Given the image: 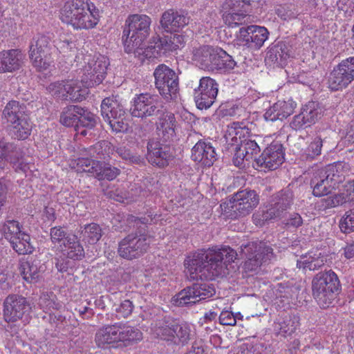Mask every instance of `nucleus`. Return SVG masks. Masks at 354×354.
Wrapping results in <instances>:
<instances>
[{"mask_svg": "<svg viewBox=\"0 0 354 354\" xmlns=\"http://www.w3.org/2000/svg\"><path fill=\"white\" fill-rule=\"evenodd\" d=\"M151 19L147 15H130L125 21L122 40L127 53L142 49L151 32Z\"/></svg>", "mask_w": 354, "mask_h": 354, "instance_id": "20e7f679", "label": "nucleus"}, {"mask_svg": "<svg viewBox=\"0 0 354 354\" xmlns=\"http://www.w3.org/2000/svg\"><path fill=\"white\" fill-rule=\"evenodd\" d=\"M223 19L227 26L233 28L245 24L249 17L245 12L225 10L223 14Z\"/></svg>", "mask_w": 354, "mask_h": 354, "instance_id": "09e8293b", "label": "nucleus"}, {"mask_svg": "<svg viewBox=\"0 0 354 354\" xmlns=\"http://www.w3.org/2000/svg\"><path fill=\"white\" fill-rule=\"evenodd\" d=\"M3 315L6 322H15L21 319L30 309L27 298L18 294H10L3 301Z\"/></svg>", "mask_w": 354, "mask_h": 354, "instance_id": "f3484780", "label": "nucleus"}, {"mask_svg": "<svg viewBox=\"0 0 354 354\" xmlns=\"http://www.w3.org/2000/svg\"><path fill=\"white\" fill-rule=\"evenodd\" d=\"M39 305L47 310H58L62 305L55 301L53 299L50 298L48 295H43L39 299Z\"/></svg>", "mask_w": 354, "mask_h": 354, "instance_id": "338daca9", "label": "nucleus"}, {"mask_svg": "<svg viewBox=\"0 0 354 354\" xmlns=\"http://www.w3.org/2000/svg\"><path fill=\"white\" fill-rule=\"evenodd\" d=\"M10 134L12 138L17 140H25L30 134L32 124L29 118L21 119L19 122L12 124Z\"/></svg>", "mask_w": 354, "mask_h": 354, "instance_id": "ea45409f", "label": "nucleus"}, {"mask_svg": "<svg viewBox=\"0 0 354 354\" xmlns=\"http://www.w3.org/2000/svg\"><path fill=\"white\" fill-rule=\"evenodd\" d=\"M327 137L324 134H319L312 138L308 147L301 154V159L304 161L312 162L322 154L324 145L327 142Z\"/></svg>", "mask_w": 354, "mask_h": 354, "instance_id": "473e14b6", "label": "nucleus"}, {"mask_svg": "<svg viewBox=\"0 0 354 354\" xmlns=\"http://www.w3.org/2000/svg\"><path fill=\"white\" fill-rule=\"evenodd\" d=\"M238 256L229 246L198 250L185 261V273L190 280H213L224 275L226 263L234 262Z\"/></svg>", "mask_w": 354, "mask_h": 354, "instance_id": "f257e3e1", "label": "nucleus"}, {"mask_svg": "<svg viewBox=\"0 0 354 354\" xmlns=\"http://www.w3.org/2000/svg\"><path fill=\"white\" fill-rule=\"evenodd\" d=\"M354 80V57L343 59L330 72L327 80L332 91L342 90Z\"/></svg>", "mask_w": 354, "mask_h": 354, "instance_id": "ddd939ff", "label": "nucleus"}, {"mask_svg": "<svg viewBox=\"0 0 354 354\" xmlns=\"http://www.w3.org/2000/svg\"><path fill=\"white\" fill-rule=\"evenodd\" d=\"M133 308V302L129 299H125L115 308L117 316L119 318H127L131 315Z\"/></svg>", "mask_w": 354, "mask_h": 354, "instance_id": "69168bd1", "label": "nucleus"}, {"mask_svg": "<svg viewBox=\"0 0 354 354\" xmlns=\"http://www.w3.org/2000/svg\"><path fill=\"white\" fill-rule=\"evenodd\" d=\"M286 212L284 208L276 205L273 202L267 207V209L262 213V219L263 221L280 219Z\"/></svg>", "mask_w": 354, "mask_h": 354, "instance_id": "4d7b16f0", "label": "nucleus"}, {"mask_svg": "<svg viewBox=\"0 0 354 354\" xmlns=\"http://www.w3.org/2000/svg\"><path fill=\"white\" fill-rule=\"evenodd\" d=\"M284 156L281 145H271L267 147L261 155L255 159L257 166L274 170L283 162Z\"/></svg>", "mask_w": 354, "mask_h": 354, "instance_id": "393cba45", "label": "nucleus"}, {"mask_svg": "<svg viewBox=\"0 0 354 354\" xmlns=\"http://www.w3.org/2000/svg\"><path fill=\"white\" fill-rule=\"evenodd\" d=\"M254 0H226L223 8L231 12L247 13Z\"/></svg>", "mask_w": 354, "mask_h": 354, "instance_id": "603ef678", "label": "nucleus"}, {"mask_svg": "<svg viewBox=\"0 0 354 354\" xmlns=\"http://www.w3.org/2000/svg\"><path fill=\"white\" fill-rule=\"evenodd\" d=\"M84 81L88 87L99 85L104 80L109 65L108 59L101 55L88 56Z\"/></svg>", "mask_w": 354, "mask_h": 354, "instance_id": "a211bd4d", "label": "nucleus"}, {"mask_svg": "<svg viewBox=\"0 0 354 354\" xmlns=\"http://www.w3.org/2000/svg\"><path fill=\"white\" fill-rule=\"evenodd\" d=\"M50 239L53 243H60L62 241L65 242L68 239V237H71L72 235L68 234L65 229L61 226L53 227L50 231Z\"/></svg>", "mask_w": 354, "mask_h": 354, "instance_id": "0e129e2a", "label": "nucleus"}, {"mask_svg": "<svg viewBox=\"0 0 354 354\" xmlns=\"http://www.w3.org/2000/svg\"><path fill=\"white\" fill-rule=\"evenodd\" d=\"M142 338V333L138 328L115 323L100 328L95 333V342L97 347L110 349L129 346Z\"/></svg>", "mask_w": 354, "mask_h": 354, "instance_id": "f03ea898", "label": "nucleus"}, {"mask_svg": "<svg viewBox=\"0 0 354 354\" xmlns=\"http://www.w3.org/2000/svg\"><path fill=\"white\" fill-rule=\"evenodd\" d=\"M194 336L192 326L185 322H182L174 324V339L171 344L185 346Z\"/></svg>", "mask_w": 354, "mask_h": 354, "instance_id": "f704fd0d", "label": "nucleus"}, {"mask_svg": "<svg viewBox=\"0 0 354 354\" xmlns=\"http://www.w3.org/2000/svg\"><path fill=\"white\" fill-rule=\"evenodd\" d=\"M231 145L232 150L234 151V154L232 158L233 164L238 167H245V161L250 162V159H248V157L245 156V151L239 145V142L236 143L235 142H232L230 144Z\"/></svg>", "mask_w": 354, "mask_h": 354, "instance_id": "bf43d9fd", "label": "nucleus"}, {"mask_svg": "<svg viewBox=\"0 0 354 354\" xmlns=\"http://www.w3.org/2000/svg\"><path fill=\"white\" fill-rule=\"evenodd\" d=\"M101 115L113 131L127 133L129 125L126 120L127 110L118 95L105 97L101 103Z\"/></svg>", "mask_w": 354, "mask_h": 354, "instance_id": "0eeeda50", "label": "nucleus"}, {"mask_svg": "<svg viewBox=\"0 0 354 354\" xmlns=\"http://www.w3.org/2000/svg\"><path fill=\"white\" fill-rule=\"evenodd\" d=\"M115 151L121 158L129 163L138 165H142L145 163V159L142 156L131 152L126 147H119L116 149Z\"/></svg>", "mask_w": 354, "mask_h": 354, "instance_id": "5fc2aeb1", "label": "nucleus"}, {"mask_svg": "<svg viewBox=\"0 0 354 354\" xmlns=\"http://www.w3.org/2000/svg\"><path fill=\"white\" fill-rule=\"evenodd\" d=\"M88 0H71L66 2L60 10V19L64 23L74 26V21L77 20L80 13L87 8Z\"/></svg>", "mask_w": 354, "mask_h": 354, "instance_id": "c85d7f7f", "label": "nucleus"}, {"mask_svg": "<svg viewBox=\"0 0 354 354\" xmlns=\"http://www.w3.org/2000/svg\"><path fill=\"white\" fill-rule=\"evenodd\" d=\"M47 89L53 97L57 99L66 100V81L51 83L47 87Z\"/></svg>", "mask_w": 354, "mask_h": 354, "instance_id": "e2e57ef3", "label": "nucleus"}, {"mask_svg": "<svg viewBox=\"0 0 354 354\" xmlns=\"http://www.w3.org/2000/svg\"><path fill=\"white\" fill-rule=\"evenodd\" d=\"M215 293V289L212 284L195 283L176 294L173 301L178 306H192L200 301L212 297Z\"/></svg>", "mask_w": 354, "mask_h": 354, "instance_id": "4468645a", "label": "nucleus"}, {"mask_svg": "<svg viewBox=\"0 0 354 354\" xmlns=\"http://www.w3.org/2000/svg\"><path fill=\"white\" fill-rule=\"evenodd\" d=\"M130 112L132 116L142 119L153 116L162 118L165 114L159 97L148 93L134 97Z\"/></svg>", "mask_w": 354, "mask_h": 354, "instance_id": "f8f14e48", "label": "nucleus"}, {"mask_svg": "<svg viewBox=\"0 0 354 354\" xmlns=\"http://www.w3.org/2000/svg\"><path fill=\"white\" fill-rule=\"evenodd\" d=\"M11 248L19 254H29L34 251V246L30 243V236L24 233L17 236L10 243Z\"/></svg>", "mask_w": 354, "mask_h": 354, "instance_id": "79ce46f5", "label": "nucleus"}, {"mask_svg": "<svg viewBox=\"0 0 354 354\" xmlns=\"http://www.w3.org/2000/svg\"><path fill=\"white\" fill-rule=\"evenodd\" d=\"M325 264V259L322 257H304L301 259L297 260V267L303 268L304 270L308 269L309 270H317Z\"/></svg>", "mask_w": 354, "mask_h": 354, "instance_id": "3c124183", "label": "nucleus"}, {"mask_svg": "<svg viewBox=\"0 0 354 354\" xmlns=\"http://www.w3.org/2000/svg\"><path fill=\"white\" fill-rule=\"evenodd\" d=\"M340 290L337 275L331 270L317 273L312 280L313 297L322 308L331 306Z\"/></svg>", "mask_w": 354, "mask_h": 354, "instance_id": "39448f33", "label": "nucleus"}, {"mask_svg": "<svg viewBox=\"0 0 354 354\" xmlns=\"http://www.w3.org/2000/svg\"><path fill=\"white\" fill-rule=\"evenodd\" d=\"M147 147V159L149 162L158 167H165L169 165L173 156L168 145L163 144L156 139H151Z\"/></svg>", "mask_w": 354, "mask_h": 354, "instance_id": "412c9836", "label": "nucleus"}, {"mask_svg": "<svg viewBox=\"0 0 354 354\" xmlns=\"http://www.w3.org/2000/svg\"><path fill=\"white\" fill-rule=\"evenodd\" d=\"M162 120L160 123V127H158L159 131H162V137L165 142L172 140L175 136L174 126L176 120L174 115L171 113L164 115L163 117L160 118Z\"/></svg>", "mask_w": 354, "mask_h": 354, "instance_id": "a18cd8bd", "label": "nucleus"}, {"mask_svg": "<svg viewBox=\"0 0 354 354\" xmlns=\"http://www.w3.org/2000/svg\"><path fill=\"white\" fill-rule=\"evenodd\" d=\"M66 100L81 102L86 98L87 91L83 88L82 84L77 81L67 80Z\"/></svg>", "mask_w": 354, "mask_h": 354, "instance_id": "4c0bfd02", "label": "nucleus"}, {"mask_svg": "<svg viewBox=\"0 0 354 354\" xmlns=\"http://www.w3.org/2000/svg\"><path fill=\"white\" fill-rule=\"evenodd\" d=\"M293 201V194L290 189H283L276 193L272 202L285 209L286 211L290 207Z\"/></svg>", "mask_w": 354, "mask_h": 354, "instance_id": "864d4df0", "label": "nucleus"}, {"mask_svg": "<svg viewBox=\"0 0 354 354\" xmlns=\"http://www.w3.org/2000/svg\"><path fill=\"white\" fill-rule=\"evenodd\" d=\"M218 319L220 324L222 325L235 326L236 324V317L232 311L223 310Z\"/></svg>", "mask_w": 354, "mask_h": 354, "instance_id": "774afa93", "label": "nucleus"}, {"mask_svg": "<svg viewBox=\"0 0 354 354\" xmlns=\"http://www.w3.org/2000/svg\"><path fill=\"white\" fill-rule=\"evenodd\" d=\"M240 255L245 257V268L249 271L256 270L263 263L274 257L272 248L265 243L250 242L240 247Z\"/></svg>", "mask_w": 354, "mask_h": 354, "instance_id": "9b49d317", "label": "nucleus"}, {"mask_svg": "<svg viewBox=\"0 0 354 354\" xmlns=\"http://www.w3.org/2000/svg\"><path fill=\"white\" fill-rule=\"evenodd\" d=\"M3 115L7 122L10 124L16 123L21 119L29 118L26 106L15 100H12L6 104Z\"/></svg>", "mask_w": 354, "mask_h": 354, "instance_id": "2f4dec72", "label": "nucleus"}, {"mask_svg": "<svg viewBox=\"0 0 354 354\" xmlns=\"http://www.w3.org/2000/svg\"><path fill=\"white\" fill-rule=\"evenodd\" d=\"M76 162L77 171L89 173L98 180H112L120 174V169L104 162L88 158H80Z\"/></svg>", "mask_w": 354, "mask_h": 354, "instance_id": "2eb2a0df", "label": "nucleus"}, {"mask_svg": "<svg viewBox=\"0 0 354 354\" xmlns=\"http://www.w3.org/2000/svg\"><path fill=\"white\" fill-rule=\"evenodd\" d=\"M339 227L344 234L354 232V207L345 212L339 221Z\"/></svg>", "mask_w": 354, "mask_h": 354, "instance_id": "13d9d810", "label": "nucleus"}, {"mask_svg": "<svg viewBox=\"0 0 354 354\" xmlns=\"http://www.w3.org/2000/svg\"><path fill=\"white\" fill-rule=\"evenodd\" d=\"M80 232L82 241L90 245L97 243L102 236V227L95 223L84 225Z\"/></svg>", "mask_w": 354, "mask_h": 354, "instance_id": "c9c22d12", "label": "nucleus"}, {"mask_svg": "<svg viewBox=\"0 0 354 354\" xmlns=\"http://www.w3.org/2000/svg\"><path fill=\"white\" fill-rule=\"evenodd\" d=\"M49 37L44 35L35 36L29 46V57L34 67L39 71L46 70L50 66L48 57L50 50Z\"/></svg>", "mask_w": 354, "mask_h": 354, "instance_id": "dca6fc26", "label": "nucleus"}, {"mask_svg": "<svg viewBox=\"0 0 354 354\" xmlns=\"http://www.w3.org/2000/svg\"><path fill=\"white\" fill-rule=\"evenodd\" d=\"M195 91L207 94L210 93L217 96L218 92V84L215 80L210 77H203L200 80L198 89H196Z\"/></svg>", "mask_w": 354, "mask_h": 354, "instance_id": "6e6d98bb", "label": "nucleus"}, {"mask_svg": "<svg viewBox=\"0 0 354 354\" xmlns=\"http://www.w3.org/2000/svg\"><path fill=\"white\" fill-rule=\"evenodd\" d=\"M289 57L288 46L284 43H279L270 48L267 53L266 58L274 64L282 65Z\"/></svg>", "mask_w": 354, "mask_h": 354, "instance_id": "58836bf2", "label": "nucleus"}, {"mask_svg": "<svg viewBox=\"0 0 354 354\" xmlns=\"http://www.w3.org/2000/svg\"><path fill=\"white\" fill-rule=\"evenodd\" d=\"M80 106L70 105L65 107L60 115V122L66 127L75 125L77 128ZM77 131V129H76Z\"/></svg>", "mask_w": 354, "mask_h": 354, "instance_id": "c03bdc74", "label": "nucleus"}, {"mask_svg": "<svg viewBox=\"0 0 354 354\" xmlns=\"http://www.w3.org/2000/svg\"><path fill=\"white\" fill-rule=\"evenodd\" d=\"M149 48L153 50L152 54L155 57L166 55L168 53L172 52L170 43L166 36L153 37Z\"/></svg>", "mask_w": 354, "mask_h": 354, "instance_id": "49530a36", "label": "nucleus"}, {"mask_svg": "<svg viewBox=\"0 0 354 354\" xmlns=\"http://www.w3.org/2000/svg\"><path fill=\"white\" fill-rule=\"evenodd\" d=\"M175 322L170 321L168 317H164L156 321L154 330L156 334L161 339L172 344L174 339Z\"/></svg>", "mask_w": 354, "mask_h": 354, "instance_id": "72a5a7b5", "label": "nucleus"}, {"mask_svg": "<svg viewBox=\"0 0 354 354\" xmlns=\"http://www.w3.org/2000/svg\"><path fill=\"white\" fill-rule=\"evenodd\" d=\"M259 203V196L255 190L244 189L234 194L225 209L226 216L236 219L248 215Z\"/></svg>", "mask_w": 354, "mask_h": 354, "instance_id": "1a4fd4ad", "label": "nucleus"}, {"mask_svg": "<svg viewBox=\"0 0 354 354\" xmlns=\"http://www.w3.org/2000/svg\"><path fill=\"white\" fill-rule=\"evenodd\" d=\"M155 87L165 100L176 98L179 90L178 77L176 72L167 65L159 64L153 72Z\"/></svg>", "mask_w": 354, "mask_h": 354, "instance_id": "9d476101", "label": "nucleus"}, {"mask_svg": "<svg viewBox=\"0 0 354 354\" xmlns=\"http://www.w3.org/2000/svg\"><path fill=\"white\" fill-rule=\"evenodd\" d=\"M151 241V236L145 229H137L119 242L118 254L127 260L140 258L147 252Z\"/></svg>", "mask_w": 354, "mask_h": 354, "instance_id": "6e6552de", "label": "nucleus"}, {"mask_svg": "<svg viewBox=\"0 0 354 354\" xmlns=\"http://www.w3.org/2000/svg\"><path fill=\"white\" fill-rule=\"evenodd\" d=\"M93 150L97 153V158L106 159L113 151V147L111 142L102 140L94 146Z\"/></svg>", "mask_w": 354, "mask_h": 354, "instance_id": "680f3d73", "label": "nucleus"}, {"mask_svg": "<svg viewBox=\"0 0 354 354\" xmlns=\"http://www.w3.org/2000/svg\"><path fill=\"white\" fill-rule=\"evenodd\" d=\"M46 266L37 258L30 257L21 260L19 263V271L23 279L28 283H35L41 278Z\"/></svg>", "mask_w": 354, "mask_h": 354, "instance_id": "b1692460", "label": "nucleus"}, {"mask_svg": "<svg viewBox=\"0 0 354 354\" xmlns=\"http://www.w3.org/2000/svg\"><path fill=\"white\" fill-rule=\"evenodd\" d=\"M299 326V316L292 315L282 322L275 324L274 329L279 335L285 337L293 333Z\"/></svg>", "mask_w": 354, "mask_h": 354, "instance_id": "a19ab883", "label": "nucleus"}, {"mask_svg": "<svg viewBox=\"0 0 354 354\" xmlns=\"http://www.w3.org/2000/svg\"><path fill=\"white\" fill-rule=\"evenodd\" d=\"M3 151L6 157V160L10 161L12 164H16L21 160L24 156L23 149L13 142H7L4 140H1Z\"/></svg>", "mask_w": 354, "mask_h": 354, "instance_id": "37998d69", "label": "nucleus"}, {"mask_svg": "<svg viewBox=\"0 0 354 354\" xmlns=\"http://www.w3.org/2000/svg\"><path fill=\"white\" fill-rule=\"evenodd\" d=\"M345 187L346 192L335 194L322 199V207L330 209L342 205L347 202L354 203V180L345 185Z\"/></svg>", "mask_w": 354, "mask_h": 354, "instance_id": "c756f323", "label": "nucleus"}, {"mask_svg": "<svg viewBox=\"0 0 354 354\" xmlns=\"http://www.w3.org/2000/svg\"><path fill=\"white\" fill-rule=\"evenodd\" d=\"M4 238L10 243L16 239L17 236H21L25 232L21 231L19 223L15 220H8L1 226Z\"/></svg>", "mask_w": 354, "mask_h": 354, "instance_id": "de8ad7c7", "label": "nucleus"}, {"mask_svg": "<svg viewBox=\"0 0 354 354\" xmlns=\"http://www.w3.org/2000/svg\"><path fill=\"white\" fill-rule=\"evenodd\" d=\"M189 17L183 10L169 9L161 16L160 24L162 29L167 32H176L188 25Z\"/></svg>", "mask_w": 354, "mask_h": 354, "instance_id": "4be33fe9", "label": "nucleus"}, {"mask_svg": "<svg viewBox=\"0 0 354 354\" xmlns=\"http://www.w3.org/2000/svg\"><path fill=\"white\" fill-rule=\"evenodd\" d=\"M297 104L292 100H279L270 106L264 114L266 120H283L293 113Z\"/></svg>", "mask_w": 354, "mask_h": 354, "instance_id": "cd10ccee", "label": "nucleus"}, {"mask_svg": "<svg viewBox=\"0 0 354 354\" xmlns=\"http://www.w3.org/2000/svg\"><path fill=\"white\" fill-rule=\"evenodd\" d=\"M216 95L207 94L195 91V102L199 109H207L215 102Z\"/></svg>", "mask_w": 354, "mask_h": 354, "instance_id": "052dcab7", "label": "nucleus"}, {"mask_svg": "<svg viewBox=\"0 0 354 354\" xmlns=\"http://www.w3.org/2000/svg\"><path fill=\"white\" fill-rule=\"evenodd\" d=\"M268 35L269 32L265 27L251 25L241 27L236 37L248 47L259 49L268 39Z\"/></svg>", "mask_w": 354, "mask_h": 354, "instance_id": "aec40b11", "label": "nucleus"}, {"mask_svg": "<svg viewBox=\"0 0 354 354\" xmlns=\"http://www.w3.org/2000/svg\"><path fill=\"white\" fill-rule=\"evenodd\" d=\"M66 250L64 254L73 260H81L84 257V250L75 235L68 237L64 243Z\"/></svg>", "mask_w": 354, "mask_h": 354, "instance_id": "e433bc0d", "label": "nucleus"}, {"mask_svg": "<svg viewBox=\"0 0 354 354\" xmlns=\"http://www.w3.org/2000/svg\"><path fill=\"white\" fill-rule=\"evenodd\" d=\"M26 55L20 49L3 50L0 53V73L13 72L19 70Z\"/></svg>", "mask_w": 354, "mask_h": 354, "instance_id": "bb28decb", "label": "nucleus"}, {"mask_svg": "<svg viewBox=\"0 0 354 354\" xmlns=\"http://www.w3.org/2000/svg\"><path fill=\"white\" fill-rule=\"evenodd\" d=\"M192 60L200 68L208 71H227L236 66L232 57L218 47L204 45L192 50Z\"/></svg>", "mask_w": 354, "mask_h": 354, "instance_id": "7ed1b4c3", "label": "nucleus"}, {"mask_svg": "<svg viewBox=\"0 0 354 354\" xmlns=\"http://www.w3.org/2000/svg\"><path fill=\"white\" fill-rule=\"evenodd\" d=\"M324 115L323 107L317 102L310 101L304 104L299 114L295 115L290 123V127L299 131L311 127Z\"/></svg>", "mask_w": 354, "mask_h": 354, "instance_id": "6ab92c4d", "label": "nucleus"}, {"mask_svg": "<svg viewBox=\"0 0 354 354\" xmlns=\"http://www.w3.org/2000/svg\"><path fill=\"white\" fill-rule=\"evenodd\" d=\"M79 121L77 129L80 127H85L88 129H93L97 124L99 118L91 112L88 109L80 106Z\"/></svg>", "mask_w": 354, "mask_h": 354, "instance_id": "8fccbe9b", "label": "nucleus"}, {"mask_svg": "<svg viewBox=\"0 0 354 354\" xmlns=\"http://www.w3.org/2000/svg\"><path fill=\"white\" fill-rule=\"evenodd\" d=\"M342 169V164L337 162L314 171L310 181L313 196L322 197L330 194L344 178Z\"/></svg>", "mask_w": 354, "mask_h": 354, "instance_id": "423d86ee", "label": "nucleus"}, {"mask_svg": "<svg viewBox=\"0 0 354 354\" xmlns=\"http://www.w3.org/2000/svg\"><path fill=\"white\" fill-rule=\"evenodd\" d=\"M216 148L210 142L200 140L192 149V159L205 167L212 166L217 160Z\"/></svg>", "mask_w": 354, "mask_h": 354, "instance_id": "a878e982", "label": "nucleus"}, {"mask_svg": "<svg viewBox=\"0 0 354 354\" xmlns=\"http://www.w3.org/2000/svg\"><path fill=\"white\" fill-rule=\"evenodd\" d=\"M80 13L77 20L74 21L75 29H90L94 28L99 21V10L93 3L87 5V8Z\"/></svg>", "mask_w": 354, "mask_h": 354, "instance_id": "7c9ffc66", "label": "nucleus"}, {"mask_svg": "<svg viewBox=\"0 0 354 354\" xmlns=\"http://www.w3.org/2000/svg\"><path fill=\"white\" fill-rule=\"evenodd\" d=\"M243 134V130L239 123L234 122L231 125L227 126L225 138L227 142L230 140L231 142L237 143L238 141H240V145L243 149L245 156L248 157V159H250V160L252 159L255 160L257 158L256 156L260 151V148L254 140H245L242 141L241 138Z\"/></svg>", "mask_w": 354, "mask_h": 354, "instance_id": "5701e85b", "label": "nucleus"}]
</instances>
